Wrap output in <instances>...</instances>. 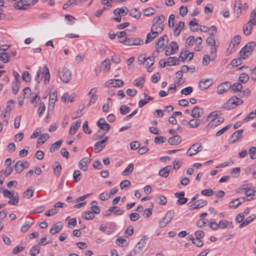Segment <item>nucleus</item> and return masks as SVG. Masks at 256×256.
Returning <instances> with one entry per match:
<instances>
[{"label": "nucleus", "mask_w": 256, "mask_h": 256, "mask_svg": "<svg viewBox=\"0 0 256 256\" xmlns=\"http://www.w3.org/2000/svg\"><path fill=\"white\" fill-rule=\"evenodd\" d=\"M43 78L44 83L46 84L49 83L50 74L49 69L46 65H44L42 67L40 68L34 78L35 80L38 83H40Z\"/></svg>", "instance_id": "1"}, {"label": "nucleus", "mask_w": 256, "mask_h": 256, "mask_svg": "<svg viewBox=\"0 0 256 256\" xmlns=\"http://www.w3.org/2000/svg\"><path fill=\"white\" fill-rule=\"evenodd\" d=\"M243 103V100L236 96H232L222 106V108L226 110H231Z\"/></svg>", "instance_id": "2"}, {"label": "nucleus", "mask_w": 256, "mask_h": 256, "mask_svg": "<svg viewBox=\"0 0 256 256\" xmlns=\"http://www.w3.org/2000/svg\"><path fill=\"white\" fill-rule=\"evenodd\" d=\"M255 46L256 44L253 42H248L240 52V56L244 59L249 56L254 50Z\"/></svg>", "instance_id": "3"}, {"label": "nucleus", "mask_w": 256, "mask_h": 256, "mask_svg": "<svg viewBox=\"0 0 256 256\" xmlns=\"http://www.w3.org/2000/svg\"><path fill=\"white\" fill-rule=\"evenodd\" d=\"M38 0H20L14 4V8L18 10H25L30 6L34 4Z\"/></svg>", "instance_id": "4"}, {"label": "nucleus", "mask_w": 256, "mask_h": 256, "mask_svg": "<svg viewBox=\"0 0 256 256\" xmlns=\"http://www.w3.org/2000/svg\"><path fill=\"white\" fill-rule=\"evenodd\" d=\"M58 76L64 83H68L72 77L71 72L67 68H62L58 71Z\"/></svg>", "instance_id": "5"}, {"label": "nucleus", "mask_w": 256, "mask_h": 256, "mask_svg": "<svg viewBox=\"0 0 256 256\" xmlns=\"http://www.w3.org/2000/svg\"><path fill=\"white\" fill-rule=\"evenodd\" d=\"M174 214V212L172 210L168 211L164 217L160 220L159 222V226L160 228H164L168 224L172 219Z\"/></svg>", "instance_id": "6"}, {"label": "nucleus", "mask_w": 256, "mask_h": 256, "mask_svg": "<svg viewBox=\"0 0 256 256\" xmlns=\"http://www.w3.org/2000/svg\"><path fill=\"white\" fill-rule=\"evenodd\" d=\"M97 125L100 128V129L104 130L106 132L104 134L106 133H107L110 130V126L106 122L105 120L103 118H100L98 122H97ZM104 134L102 136L98 135V134H96V140L98 138H102L103 137Z\"/></svg>", "instance_id": "7"}, {"label": "nucleus", "mask_w": 256, "mask_h": 256, "mask_svg": "<svg viewBox=\"0 0 256 256\" xmlns=\"http://www.w3.org/2000/svg\"><path fill=\"white\" fill-rule=\"evenodd\" d=\"M202 149V144L200 142L193 144L187 150L186 154L188 156H192L200 152Z\"/></svg>", "instance_id": "8"}, {"label": "nucleus", "mask_w": 256, "mask_h": 256, "mask_svg": "<svg viewBox=\"0 0 256 256\" xmlns=\"http://www.w3.org/2000/svg\"><path fill=\"white\" fill-rule=\"evenodd\" d=\"M124 82L120 79H112L106 81L104 84L105 88H109L110 86L114 88L121 87L124 85Z\"/></svg>", "instance_id": "9"}, {"label": "nucleus", "mask_w": 256, "mask_h": 256, "mask_svg": "<svg viewBox=\"0 0 256 256\" xmlns=\"http://www.w3.org/2000/svg\"><path fill=\"white\" fill-rule=\"evenodd\" d=\"M113 0H101V2L103 4L104 6L101 10H98L96 12V17H100L103 13L104 10L110 8L112 4L110 2H112Z\"/></svg>", "instance_id": "10"}, {"label": "nucleus", "mask_w": 256, "mask_h": 256, "mask_svg": "<svg viewBox=\"0 0 256 256\" xmlns=\"http://www.w3.org/2000/svg\"><path fill=\"white\" fill-rule=\"evenodd\" d=\"M253 25H256V18L250 19L243 27L244 33L246 35H249Z\"/></svg>", "instance_id": "11"}, {"label": "nucleus", "mask_w": 256, "mask_h": 256, "mask_svg": "<svg viewBox=\"0 0 256 256\" xmlns=\"http://www.w3.org/2000/svg\"><path fill=\"white\" fill-rule=\"evenodd\" d=\"M230 88V84L227 82H224L217 87L216 93L218 94H222L228 92Z\"/></svg>", "instance_id": "12"}, {"label": "nucleus", "mask_w": 256, "mask_h": 256, "mask_svg": "<svg viewBox=\"0 0 256 256\" xmlns=\"http://www.w3.org/2000/svg\"><path fill=\"white\" fill-rule=\"evenodd\" d=\"M108 136H105L101 141L97 142L94 145V152H98L101 151L106 144V142L108 140Z\"/></svg>", "instance_id": "13"}, {"label": "nucleus", "mask_w": 256, "mask_h": 256, "mask_svg": "<svg viewBox=\"0 0 256 256\" xmlns=\"http://www.w3.org/2000/svg\"><path fill=\"white\" fill-rule=\"evenodd\" d=\"M148 240V238L146 236H144L140 240V241L136 244L134 248V253H140V252L144 248L146 244V241Z\"/></svg>", "instance_id": "14"}, {"label": "nucleus", "mask_w": 256, "mask_h": 256, "mask_svg": "<svg viewBox=\"0 0 256 256\" xmlns=\"http://www.w3.org/2000/svg\"><path fill=\"white\" fill-rule=\"evenodd\" d=\"M241 40V37L239 35H236L231 40L230 44L229 46V48L228 50H230L231 52L232 50H234L236 47L240 44Z\"/></svg>", "instance_id": "15"}, {"label": "nucleus", "mask_w": 256, "mask_h": 256, "mask_svg": "<svg viewBox=\"0 0 256 256\" xmlns=\"http://www.w3.org/2000/svg\"><path fill=\"white\" fill-rule=\"evenodd\" d=\"M28 166L29 164L28 161L24 162L23 161H17L14 165L15 170L17 172L20 173L24 168H28Z\"/></svg>", "instance_id": "16"}, {"label": "nucleus", "mask_w": 256, "mask_h": 256, "mask_svg": "<svg viewBox=\"0 0 256 256\" xmlns=\"http://www.w3.org/2000/svg\"><path fill=\"white\" fill-rule=\"evenodd\" d=\"M144 41L140 38H128L126 45L127 46H138L143 44Z\"/></svg>", "instance_id": "17"}, {"label": "nucleus", "mask_w": 256, "mask_h": 256, "mask_svg": "<svg viewBox=\"0 0 256 256\" xmlns=\"http://www.w3.org/2000/svg\"><path fill=\"white\" fill-rule=\"evenodd\" d=\"M204 114V110L198 106H194L192 110L190 116L194 118H198Z\"/></svg>", "instance_id": "18"}, {"label": "nucleus", "mask_w": 256, "mask_h": 256, "mask_svg": "<svg viewBox=\"0 0 256 256\" xmlns=\"http://www.w3.org/2000/svg\"><path fill=\"white\" fill-rule=\"evenodd\" d=\"M246 200V198H236L230 202L228 208H236Z\"/></svg>", "instance_id": "19"}, {"label": "nucleus", "mask_w": 256, "mask_h": 256, "mask_svg": "<svg viewBox=\"0 0 256 256\" xmlns=\"http://www.w3.org/2000/svg\"><path fill=\"white\" fill-rule=\"evenodd\" d=\"M166 42H168V38L166 35H164L158 38V41L156 43V48L157 49L158 52L159 48H161L164 46Z\"/></svg>", "instance_id": "20"}, {"label": "nucleus", "mask_w": 256, "mask_h": 256, "mask_svg": "<svg viewBox=\"0 0 256 256\" xmlns=\"http://www.w3.org/2000/svg\"><path fill=\"white\" fill-rule=\"evenodd\" d=\"M194 56V52H188V50H182L180 52V58L184 62L186 58H188L189 60H192Z\"/></svg>", "instance_id": "21"}, {"label": "nucleus", "mask_w": 256, "mask_h": 256, "mask_svg": "<svg viewBox=\"0 0 256 256\" xmlns=\"http://www.w3.org/2000/svg\"><path fill=\"white\" fill-rule=\"evenodd\" d=\"M206 204V202L202 200H198L194 203L191 204L189 208L190 210H196L200 208H202Z\"/></svg>", "instance_id": "22"}, {"label": "nucleus", "mask_w": 256, "mask_h": 256, "mask_svg": "<svg viewBox=\"0 0 256 256\" xmlns=\"http://www.w3.org/2000/svg\"><path fill=\"white\" fill-rule=\"evenodd\" d=\"M242 4L240 0L236 1L234 11V16L238 18L242 13Z\"/></svg>", "instance_id": "23"}, {"label": "nucleus", "mask_w": 256, "mask_h": 256, "mask_svg": "<svg viewBox=\"0 0 256 256\" xmlns=\"http://www.w3.org/2000/svg\"><path fill=\"white\" fill-rule=\"evenodd\" d=\"M81 122L80 120H77L72 124L71 125L69 130V134L70 136L74 135L78 128L80 127Z\"/></svg>", "instance_id": "24"}, {"label": "nucleus", "mask_w": 256, "mask_h": 256, "mask_svg": "<svg viewBox=\"0 0 256 256\" xmlns=\"http://www.w3.org/2000/svg\"><path fill=\"white\" fill-rule=\"evenodd\" d=\"M62 224L61 222H58L53 225L50 230V233L54 234L59 232L62 229Z\"/></svg>", "instance_id": "25"}, {"label": "nucleus", "mask_w": 256, "mask_h": 256, "mask_svg": "<svg viewBox=\"0 0 256 256\" xmlns=\"http://www.w3.org/2000/svg\"><path fill=\"white\" fill-rule=\"evenodd\" d=\"M128 12V10L126 7H122V8H118L114 10V14L116 16H124Z\"/></svg>", "instance_id": "26"}, {"label": "nucleus", "mask_w": 256, "mask_h": 256, "mask_svg": "<svg viewBox=\"0 0 256 256\" xmlns=\"http://www.w3.org/2000/svg\"><path fill=\"white\" fill-rule=\"evenodd\" d=\"M157 32H154V30H151L150 32L148 33L146 35V40L145 44H148L152 42L155 38L158 36Z\"/></svg>", "instance_id": "27"}, {"label": "nucleus", "mask_w": 256, "mask_h": 256, "mask_svg": "<svg viewBox=\"0 0 256 256\" xmlns=\"http://www.w3.org/2000/svg\"><path fill=\"white\" fill-rule=\"evenodd\" d=\"M172 169L171 166H165L159 171V175L164 178H167L169 175L170 170Z\"/></svg>", "instance_id": "28"}, {"label": "nucleus", "mask_w": 256, "mask_h": 256, "mask_svg": "<svg viewBox=\"0 0 256 256\" xmlns=\"http://www.w3.org/2000/svg\"><path fill=\"white\" fill-rule=\"evenodd\" d=\"M212 84L210 80L209 79L201 80L199 82L198 86L202 90H206L209 88Z\"/></svg>", "instance_id": "29"}, {"label": "nucleus", "mask_w": 256, "mask_h": 256, "mask_svg": "<svg viewBox=\"0 0 256 256\" xmlns=\"http://www.w3.org/2000/svg\"><path fill=\"white\" fill-rule=\"evenodd\" d=\"M181 142V138L178 135H174L168 139V142L172 145H178Z\"/></svg>", "instance_id": "30"}, {"label": "nucleus", "mask_w": 256, "mask_h": 256, "mask_svg": "<svg viewBox=\"0 0 256 256\" xmlns=\"http://www.w3.org/2000/svg\"><path fill=\"white\" fill-rule=\"evenodd\" d=\"M54 173L56 176H58L62 170L61 164L58 162H54L52 165Z\"/></svg>", "instance_id": "31"}, {"label": "nucleus", "mask_w": 256, "mask_h": 256, "mask_svg": "<svg viewBox=\"0 0 256 256\" xmlns=\"http://www.w3.org/2000/svg\"><path fill=\"white\" fill-rule=\"evenodd\" d=\"M165 20V17L164 15L160 14L159 16H156V18H154L152 21V26H156V24H162V22H164Z\"/></svg>", "instance_id": "32"}, {"label": "nucleus", "mask_w": 256, "mask_h": 256, "mask_svg": "<svg viewBox=\"0 0 256 256\" xmlns=\"http://www.w3.org/2000/svg\"><path fill=\"white\" fill-rule=\"evenodd\" d=\"M243 132V130H240L236 131L233 133V134L231 136L232 142H235L238 141V138L242 136Z\"/></svg>", "instance_id": "33"}, {"label": "nucleus", "mask_w": 256, "mask_h": 256, "mask_svg": "<svg viewBox=\"0 0 256 256\" xmlns=\"http://www.w3.org/2000/svg\"><path fill=\"white\" fill-rule=\"evenodd\" d=\"M62 142V140H59L56 142L53 143L50 146V152H52L56 150H58L60 148Z\"/></svg>", "instance_id": "34"}, {"label": "nucleus", "mask_w": 256, "mask_h": 256, "mask_svg": "<svg viewBox=\"0 0 256 256\" xmlns=\"http://www.w3.org/2000/svg\"><path fill=\"white\" fill-rule=\"evenodd\" d=\"M6 165L8 166L6 170L4 172V170H1L0 173L4 172L6 174V176H8L12 172L13 167L10 166L12 164V161H5Z\"/></svg>", "instance_id": "35"}, {"label": "nucleus", "mask_w": 256, "mask_h": 256, "mask_svg": "<svg viewBox=\"0 0 256 256\" xmlns=\"http://www.w3.org/2000/svg\"><path fill=\"white\" fill-rule=\"evenodd\" d=\"M130 15L133 18L138 20L141 16V12L138 8H134L130 10Z\"/></svg>", "instance_id": "36"}, {"label": "nucleus", "mask_w": 256, "mask_h": 256, "mask_svg": "<svg viewBox=\"0 0 256 256\" xmlns=\"http://www.w3.org/2000/svg\"><path fill=\"white\" fill-rule=\"evenodd\" d=\"M256 218V216L252 214L250 216H248L243 221L242 224L239 226V228H241L244 226H246L248 224L251 222H252Z\"/></svg>", "instance_id": "37"}, {"label": "nucleus", "mask_w": 256, "mask_h": 256, "mask_svg": "<svg viewBox=\"0 0 256 256\" xmlns=\"http://www.w3.org/2000/svg\"><path fill=\"white\" fill-rule=\"evenodd\" d=\"M134 164L132 163L128 165V166L122 172V175L124 176H126L130 174L134 170Z\"/></svg>", "instance_id": "38"}, {"label": "nucleus", "mask_w": 256, "mask_h": 256, "mask_svg": "<svg viewBox=\"0 0 256 256\" xmlns=\"http://www.w3.org/2000/svg\"><path fill=\"white\" fill-rule=\"evenodd\" d=\"M0 60L4 63H8L9 62L10 54L5 52H0Z\"/></svg>", "instance_id": "39"}, {"label": "nucleus", "mask_w": 256, "mask_h": 256, "mask_svg": "<svg viewBox=\"0 0 256 256\" xmlns=\"http://www.w3.org/2000/svg\"><path fill=\"white\" fill-rule=\"evenodd\" d=\"M200 122L201 120H200L193 118L188 122V126L192 128H198Z\"/></svg>", "instance_id": "40"}, {"label": "nucleus", "mask_w": 256, "mask_h": 256, "mask_svg": "<svg viewBox=\"0 0 256 256\" xmlns=\"http://www.w3.org/2000/svg\"><path fill=\"white\" fill-rule=\"evenodd\" d=\"M49 135L48 134H40L37 142V145L44 144L48 138Z\"/></svg>", "instance_id": "41"}, {"label": "nucleus", "mask_w": 256, "mask_h": 256, "mask_svg": "<svg viewBox=\"0 0 256 256\" xmlns=\"http://www.w3.org/2000/svg\"><path fill=\"white\" fill-rule=\"evenodd\" d=\"M178 60L179 59L176 57L172 56L169 57L167 60V65L168 66H174L178 64Z\"/></svg>", "instance_id": "42"}, {"label": "nucleus", "mask_w": 256, "mask_h": 256, "mask_svg": "<svg viewBox=\"0 0 256 256\" xmlns=\"http://www.w3.org/2000/svg\"><path fill=\"white\" fill-rule=\"evenodd\" d=\"M34 192V189L32 188H28L24 193L23 196L24 198H30L33 196Z\"/></svg>", "instance_id": "43"}, {"label": "nucleus", "mask_w": 256, "mask_h": 256, "mask_svg": "<svg viewBox=\"0 0 256 256\" xmlns=\"http://www.w3.org/2000/svg\"><path fill=\"white\" fill-rule=\"evenodd\" d=\"M82 216L84 218L90 220L92 219L94 217V214L91 211H87L82 214Z\"/></svg>", "instance_id": "44"}, {"label": "nucleus", "mask_w": 256, "mask_h": 256, "mask_svg": "<svg viewBox=\"0 0 256 256\" xmlns=\"http://www.w3.org/2000/svg\"><path fill=\"white\" fill-rule=\"evenodd\" d=\"M154 57H150L149 56L146 58V66L148 67V72H150L151 70H150V67L154 64Z\"/></svg>", "instance_id": "45"}, {"label": "nucleus", "mask_w": 256, "mask_h": 256, "mask_svg": "<svg viewBox=\"0 0 256 256\" xmlns=\"http://www.w3.org/2000/svg\"><path fill=\"white\" fill-rule=\"evenodd\" d=\"M242 88V85L239 82L234 83L232 86L230 85V88L234 92L240 91Z\"/></svg>", "instance_id": "46"}, {"label": "nucleus", "mask_w": 256, "mask_h": 256, "mask_svg": "<svg viewBox=\"0 0 256 256\" xmlns=\"http://www.w3.org/2000/svg\"><path fill=\"white\" fill-rule=\"evenodd\" d=\"M224 118L222 117H219L218 118H214L212 119L210 123L209 124H211L212 126H216L218 124H219L221 122H223Z\"/></svg>", "instance_id": "47"}, {"label": "nucleus", "mask_w": 256, "mask_h": 256, "mask_svg": "<svg viewBox=\"0 0 256 256\" xmlns=\"http://www.w3.org/2000/svg\"><path fill=\"white\" fill-rule=\"evenodd\" d=\"M102 66L104 67L103 70L108 72L110 69V62L108 59H106L102 62Z\"/></svg>", "instance_id": "48"}, {"label": "nucleus", "mask_w": 256, "mask_h": 256, "mask_svg": "<svg viewBox=\"0 0 256 256\" xmlns=\"http://www.w3.org/2000/svg\"><path fill=\"white\" fill-rule=\"evenodd\" d=\"M202 38L200 37H198L194 39V43L196 44L194 50L196 51H200L201 50L200 44L202 43Z\"/></svg>", "instance_id": "49"}, {"label": "nucleus", "mask_w": 256, "mask_h": 256, "mask_svg": "<svg viewBox=\"0 0 256 256\" xmlns=\"http://www.w3.org/2000/svg\"><path fill=\"white\" fill-rule=\"evenodd\" d=\"M33 222H26L21 227L20 231L22 232H26L30 228Z\"/></svg>", "instance_id": "50"}, {"label": "nucleus", "mask_w": 256, "mask_h": 256, "mask_svg": "<svg viewBox=\"0 0 256 256\" xmlns=\"http://www.w3.org/2000/svg\"><path fill=\"white\" fill-rule=\"evenodd\" d=\"M151 29L154 32H157L158 34L161 33L164 30L162 24H156V26H152Z\"/></svg>", "instance_id": "51"}, {"label": "nucleus", "mask_w": 256, "mask_h": 256, "mask_svg": "<svg viewBox=\"0 0 256 256\" xmlns=\"http://www.w3.org/2000/svg\"><path fill=\"white\" fill-rule=\"evenodd\" d=\"M198 21L197 19L194 18L193 20L189 22V26L190 27L191 30L193 32H196L198 30V28H194V26H198Z\"/></svg>", "instance_id": "52"}, {"label": "nucleus", "mask_w": 256, "mask_h": 256, "mask_svg": "<svg viewBox=\"0 0 256 256\" xmlns=\"http://www.w3.org/2000/svg\"><path fill=\"white\" fill-rule=\"evenodd\" d=\"M96 204V201H93L92 202L91 210L94 214H98L100 212V209Z\"/></svg>", "instance_id": "53"}, {"label": "nucleus", "mask_w": 256, "mask_h": 256, "mask_svg": "<svg viewBox=\"0 0 256 256\" xmlns=\"http://www.w3.org/2000/svg\"><path fill=\"white\" fill-rule=\"evenodd\" d=\"M248 152L251 159L254 160L256 158V147L253 146L250 148Z\"/></svg>", "instance_id": "54"}, {"label": "nucleus", "mask_w": 256, "mask_h": 256, "mask_svg": "<svg viewBox=\"0 0 256 256\" xmlns=\"http://www.w3.org/2000/svg\"><path fill=\"white\" fill-rule=\"evenodd\" d=\"M18 200L19 197L17 194L15 196H14L11 198H10L8 202V204L11 205H16L18 202Z\"/></svg>", "instance_id": "55"}, {"label": "nucleus", "mask_w": 256, "mask_h": 256, "mask_svg": "<svg viewBox=\"0 0 256 256\" xmlns=\"http://www.w3.org/2000/svg\"><path fill=\"white\" fill-rule=\"evenodd\" d=\"M249 76L248 74L242 73L240 74L238 80L242 83H246L249 80Z\"/></svg>", "instance_id": "56"}, {"label": "nucleus", "mask_w": 256, "mask_h": 256, "mask_svg": "<svg viewBox=\"0 0 256 256\" xmlns=\"http://www.w3.org/2000/svg\"><path fill=\"white\" fill-rule=\"evenodd\" d=\"M206 44L210 46H214L216 45V41L214 38V36L210 35L208 37L206 40Z\"/></svg>", "instance_id": "57"}, {"label": "nucleus", "mask_w": 256, "mask_h": 256, "mask_svg": "<svg viewBox=\"0 0 256 256\" xmlns=\"http://www.w3.org/2000/svg\"><path fill=\"white\" fill-rule=\"evenodd\" d=\"M126 242V239L121 238L116 240V243L120 246H126L128 244Z\"/></svg>", "instance_id": "58"}, {"label": "nucleus", "mask_w": 256, "mask_h": 256, "mask_svg": "<svg viewBox=\"0 0 256 256\" xmlns=\"http://www.w3.org/2000/svg\"><path fill=\"white\" fill-rule=\"evenodd\" d=\"M78 0H69L63 6V8L64 10L66 9L71 6L75 5L78 4Z\"/></svg>", "instance_id": "59"}, {"label": "nucleus", "mask_w": 256, "mask_h": 256, "mask_svg": "<svg viewBox=\"0 0 256 256\" xmlns=\"http://www.w3.org/2000/svg\"><path fill=\"white\" fill-rule=\"evenodd\" d=\"M169 48L174 53L176 52L178 50V46L176 42H172L170 44Z\"/></svg>", "instance_id": "60"}, {"label": "nucleus", "mask_w": 256, "mask_h": 256, "mask_svg": "<svg viewBox=\"0 0 256 256\" xmlns=\"http://www.w3.org/2000/svg\"><path fill=\"white\" fill-rule=\"evenodd\" d=\"M194 36H190L186 40V46H190L194 44Z\"/></svg>", "instance_id": "61"}, {"label": "nucleus", "mask_w": 256, "mask_h": 256, "mask_svg": "<svg viewBox=\"0 0 256 256\" xmlns=\"http://www.w3.org/2000/svg\"><path fill=\"white\" fill-rule=\"evenodd\" d=\"M131 185V183L128 180H124L122 181L120 184V188L122 190L130 186Z\"/></svg>", "instance_id": "62"}, {"label": "nucleus", "mask_w": 256, "mask_h": 256, "mask_svg": "<svg viewBox=\"0 0 256 256\" xmlns=\"http://www.w3.org/2000/svg\"><path fill=\"white\" fill-rule=\"evenodd\" d=\"M80 176H81V174L79 170H74V174H73V178H74V182H78L81 178Z\"/></svg>", "instance_id": "63"}, {"label": "nucleus", "mask_w": 256, "mask_h": 256, "mask_svg": "<svg viewBox=\"0 0 256 256\" xmlns=\"http://www.w3.org/2000/svg\"><path fill=\"white\" fill-rule=\"evenodd\" d=\"M30 254L32 256H36L40 252V248L38 246H34L30 250Z\"/></svg>", "instance_id": "64"}]
</instances>
